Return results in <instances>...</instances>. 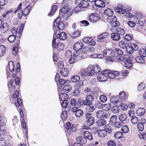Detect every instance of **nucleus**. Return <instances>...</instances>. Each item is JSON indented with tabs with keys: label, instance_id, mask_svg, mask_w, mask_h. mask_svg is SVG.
<instances>
[{
	"label": "nucleus",
	"instance_id": "obj_1",
	"mask_svg": "<svg viewBox=\"0 0 146 146\" xmlns=\"http://www.w3.org/2000/svg\"><path fill=\"white\" fill-rule=\"evenodd\" d=\"M115 9L116 12L120 14H123L127 18H131L133 17L132 14L129 12L131 10V8L130 7L124 9L123 7H119L118 6L117 7L115 8Z\"/></svg>",
	"mask_w": 146,
	"mask_h": 146
},
{
	"label": "nucleus",
	"instance_id": "obj_2",
	"mask_svg": "<svg viewBox=\"0 0 146 146\" xmlns=\"http://www.w3.org/2000/svg\"><path fill=\"white\" fill-rule=\"evenodd\" d=\"M73 12L72 9L68 8L67 7L64 5L63 7L61 9V13H62V16L63 19L66 20L68 17L72 15Z\"/></svg>",
	"mask_w": 146,
	"mask_h": 146
},
{
	"label": "nucleus",
	"instance_id": "obj_3",
	"mask_svg": "<svg viewBox=\"0 0 146 146\" xmlns=\"http://www.w3.org/2000/svg\"><path fill=\"white\" fill-rule=\"evenodd\" d=\"M75 3L76 5H79V6L76 7L74 9V12L76 13L78 12L79 9L78 11L77 10L80 9V7L85 8L88 7L89 5L88 2L86 0H76L75 1Z\"/></svg>",
	"mask_w": 146,
	"mask_h": 146
},
{
	"label": "nucleus",
	"instance_id": "obj_4",
	"mask_svg": "<svg viewBox=\"0 0 146 146\" xmlns=\"http://www.w3.org/2000/svg\"><path fill=\"white\" fill-rule=\"evenodd\" d=\"M107 21L111 24V25L113 27H116L119 26L120 24L117 21V19L116 17L111 15L107 17Z\"/></svg>",
	"mask_w": 146,
	"mask_h": 146
},
{
	"label": "nucleus",
	"instance_id": "obj_5",
	"mask_svg": "<svg viewBox=\"0 0 146 146\" xmlns=\"http://www.w3.org/2000/svg\"><path fill=\"white\" fill-rule=\"evenodd\" d=\"M96 117L98 118H104L106 119L109 117L110 114L108 111L102 110H99L96 112Z\"/></svg>",
	"mask_w": 146,
	"mask_h": 146
},
{
	"label": "nucleus",
	"instance_id": "obj_6",
	"mask_svg": "<svg viewBox=\"0 0 146 146\" xmlns=\"http://www.w3.org/2000/svg\"><path fill=\"white\" fill-rule=\"evenodd\" d=\"M90 128L86 125H84L82 127L81 130H82V131L83 132L84 137H85L86 139H87L89 140H92L93 139V136L91 133L86 130H82L84 129H88Z\"/></svg>",
	"mask_w": 146,
	"mask_h": 146
},
{
	"label": "nucleus",
	"instance_id": "obj_7",
	"mask_svg": "<svg viewBox=\"0 0 146 146\" xmlns=\"http://www.w3.org/2000/svg\"><path fill=\"white\" fill-rule=\"evenodd\" d=\"M56 38L55 36H54L52 40V46L56 48L58 50L61 51L64 48V44L61 42H59L58 43H56Z\"/></svg>",
	"mask_w": 146,
	"mask_h": 146
},
{
	"label": "nucleus",
	"instance_id": "obj_8",
	"mask_svg": "<svg viewBox=\"0 0 146 146\" xmlns=\"http://www.w3.org/2000/svg\"><path fill=\"white\" fill-rule=\"evenodd\" d=\"M103 54L104 57L110 58L114 56L115 52L111 49H106L104 50Z\"/></svg>",
	"mask_w": 146,
	"mask_h": 146
},
{
	"label": "nucleus",
	"instance_id": "obj_9",
	"mask_svg": "<svg viewBox=\"0 0 146 146\" xmlns=\"http://www.w3.org/2000/svg\"><path fill=\"white\" fill-rule=\"evenodd\" d=\"M55 36L56 38V42L60 39L61 40H65L67 37V36L66 34L64 32H62L60 34H57V32H56L54 34L53 37Z\"/></svg>",
	"mask_w": 146,
	"mask_h": 146
},
{
	"label": "nucleus",
	"instance_id": "obj_10",
	"mask_svg": "<svg viewBox=\"0 0 146 146\" xmlns=\"http://www.w3.org/2000/svg\"><path fill=\"white\" fill-rule=\"evenodd\" d=\"M138 46L135 44H132L131 45H129L126 46V51L127 53L131 54L133 53L134 50L137 49Z\"/></svg>",
	"mask_w": 146,
	"mask_h": 146
},
{
	"label": "nucleus",
	"instance_id": "obj_11",
	"mask_svg": "<svg viewBox=\"0 0 146 146\" xmlns=\"http://www.w3.org/2000/svg\"><path fill=\"white\" fill-rule=\"evenodd\" d=\"M72 111L75 113V115L77 117H80L83 115V111L76 107L72 108Z\"/></svg>",
	"mask_w": 146,
	"mask_h": 146
},
{
	"label": "nucleus",
	"instance_id": "obj_12",
	"mask_svg": "<svg viewBox=\"0 0 146 146\" xmlns=\"http://www.w3.org/2000/svg\"><path fill=\"white\" fill-rule=\"evenodd\" d=\"M100 19L99 15L95 13L91 14L89 17L90 21L94 23L98 21Z\"/></svg>",
	"mask_w": 146,
	"mask_h": 146
},
{
	"label": "nucleus",
	"instance_id": "obj_13",
	"mask_svg": "<svg viewBox=\"0 0 146 146\" xmlns=\"http://www.w3.org/2000/svg\"><path fill=\"white\" fill-rule=\"evenodd\" d=\"M83 47V43L82 42H79L76 43L74 44L73 46V49L76 51V52L77 53V51L82 49Z\"/></svg>",
	"mask_w": 146,
	"mask_h": 146
},
{
	"label": "nucleus",
	"instance_id": "obj_14",
	"mask_svg": "<svg viewBox=\"0 0 146 146\" xmlns=\"http://www.w3.org/2000/svg\"><path fill=\"white\" fill-rule=\"evenodd\" d=\"M9 25L7 23H2L1 25H0V32L2 33H5L8 30Z\"/></svg>",
	"mask_w": 146,
	"mask_h": 146
},
{
	"label": "nucleus",
	"instance_id": "obj_15",
	"mask_svg": "<svg viewBox=\"0 0 146 146\" xmlns=\"http://www.w3.org/2000/svg\"><path fill=\"white\" fill-rule=\"evenodd\" d=\"M119 72L116 71H111L110 70V72L107 75V76L111 79H114L116 76L119 75Z\"/></svg>",
	"mask_w": 146,
	"mask_h": 146
},
{
	"label": "nucleus",
	"instance_id": "obj_16",
	"mask_svg": "<svg viewBox=\"0 0 146 146\" xmlns=\"http://www.w3.org/2000/svg\"><path fill=\"white\" fill-rule=\"evenodd\" d=\"M133 64L132 61V58L130 57L127 58L125 61V65L126 68L129 69L131 68Z\"/></svg>",
	"mask_w": 146,
	"mask_h": 146
},
{
	"label": "nucleus",
	"instance_id": "obj_17",
	"mask_svg": "<svg viewBox=\"0 0 146 146\" xmlns=\"http://www.w3.org/2000/svg\"><path fill=\"white\" fill-rule=\"evenodd\" d=\"M108 78L107 75L101 74L97 76V79L100 82H104L107 80Z\"/></svg>",
	"mask_w": 146,
	"mask_h": 146
},
{
	"label": "nucleus",
	"instance_id": "obj_18",
	"mask_svg": "<svg viewBox=\"0 0 146 146\" xmlns=\"http://www.w3.org/2000/svg\"><path fill=\"white\" fill-rule=\"evenodd\" d=\"M76 141L78 143L81 144H85L87 142V140L84 137L78 136L76 138Z\"/></svg>",
	"mask_w": 146,
	"mask_h": 146
},
{
	"label": "nucleus",
	"instance_id": "obj_19",
	"mask_svg": "<svg viewBox=\"0 0 146 146\" xmlns=\"http://www.w3.org/2000/svg\"><path fill=\"white\" fill-rule=\"evenodd\" d=\"M60 73L62 76L66 77L68 75L69 72L67 68H62L60 70Z\"/></svg>",
	"mask_w": 146,
	"mask_h": 146
},
{
	"label": "nucleus",
	"instance_id": "obj_20",
	"mask_svg": "<svg viewBox=\"0 0 146 146\" xmlns=\"http://www.w3.org/2000/svg\"><path fill=\"white\" fill-rule=\"evenodd\" d=\"M145 113V110L144 108H139L136 111L137 114L139 116L143 115Z\"/></svg>",
	"mask_w": 146,
	"mask_h": 146
},
{
	"label": "nucleus",
	"instance_id": "obj_21",
	"mask_svg": "<svg viewBox=\"0 0 146 146\" xmlns=\"http://www.w3.org/2000/svg\"><path fill=\"white\" fill-rule=\"evenodd\" d=\"M24 27V25L23 24H22L19 28H17L15 27H13L11 29V32L13 35H17V29H19V31L21 30L22 31Z\"/></svg>",
	"mask_w": 146,
	"mask_h": 146
},
{
	"label": "nucleus",
	"instance_id": "obj_22",
	"mask_svg": "<svg viewBox=\"0 0 146 146\" xmlns=\"http://www.w3.org/2000/svg\"><path fill=\"white\" fill-rule=\"evenodd\" d=\"M111 38L115 41H117L119 40L121 38V36L116 32L112 33L111 35Z\"/></svg>",
	"mask_w": 146,
	"mask_h": 146
},
{
	"label": "nucleus",
	"instance_id": "obj_23",
	"mask_svg": "<svg viewBox=\"0 0 146 146\" xmlns=\"http://www.w3.org/2000/svg\"><path fill=\"white\" fill-rule=\"evenodd\" d=\"M109 34L107 33H104L100 35L98 37V38L99 41L102 42L103 39L106 38L108 35Z\"/></svg>",
	"mask_w": 146,
	"mask_h": 146
},
{
	"label": "nucleus",
	"instance_id": "obj_24",
	"mask_svg": "<svg viewBox=\"0 0 146 146\" xmlns=\"http://www.w3.org/2000/svg\"><path fill=\"white\" fill-rule=\"evenodd\" d=\"M60 77L58 74H56L55 78V80L56 82L59 81V83L60 85H62L64 84H66V82L65 80L64 79H60Z\"/></svg>",
	"mask_w": 146,
	"mask_h": 146
},
{
	"label": "nucleus",
	"instance_id": "obj_25",
	"mask_svg": "<svg viewBox=\"0 0 146 146\" xmlns=\"http://www.w3.org/2000/svg\"><path fill=\"white\" fill-rule=\"evenodd\" d=\"M92 69L95 73V75L99 73L100 71V68L99 65L97 64H95L93 66H92Z\"/></svg>",
	"mask_w": 146,
	"mask_h": 146
},
{
	"label": "nucleus",
	"instance_id": "obj_26",
	"mask_svg": "<svg viewBox=\"0 0 146 146\" xmlns=\"http://www.w3.org/2000/svg\"><path fill=\"white\" fill-rule=\"evenodd\" d=\"M94 4L100 7H103L105 6V3L100 0H96L94 2Z\"/></svg>",
	"mask_w": 146,
	"mask_h": 146
},
{
	"label": "nucleus",
	"instance_id": "obj_27",
	"mask_svg": "<svg viewBox=\"0 0 146 146\" xmlns=\"http://www.w3.org/2000/svg\"><path fill=\"white\" fill-rule=\"evenodd\" d=\"M106 123V121L104 119H100L97 121V125L99 127H102L105 125Z\"/></svg>",
	"mask_w": 146,
	"mask_h": 146
},
{
	"label": "nucleus",
	"instance_id": "obj_28",
	"mask_svg": "<svg viewBox=\"0 0 146 146\" xmlns=\"http://www.w3.org/2000/svg\"><path fill=\"white\" fill-rule=\"evenodd\" d=\"M66 23V22L64 21L59 22L58 24L57 27L59 30H62L65 28Z\"/></svg>",
	"mask_w": 146,
	"mask_h": 146
},
{
	"label": "nucleus",
	"instance_id": "obj_29",
	"mask_svg": "<svg viewBox=\"0 0 146 146\" xmlns=\"http://www.w3.org/2000/svg\"><path fill=\"white\" fill-rule=\"evenodd\" d=\"M92 69V66H89L87 68L88 76H92L93 75H95V73Z\"/></svg>",
	"mask_w": 146,
	"mask_h": 146
},
{
	"label": "nucleus",
	"instance_id": "obj_30",
	"mask_svg": "<svg viewBox=\"0 0 146 146\" xmlns=\"http://www.w3.org/2000/svg\"><path fill=\"white\" fill-rule=\"evenodd\" d=\"M106 131L104 129L100 130L98 132V135L100 137H104L107 135Z\"/></svg>",
	"mask_w": 146,
	"mask_h": 146
},
{
	"label": "nucleus",
	"instance_id": "obj_31",
	"mask_svg": "<svg viewBox=\"0 0 146 146\" xmlns=\"http://www.w3.org/2000/svg\"><path fill=\"white\" fill-rule=\"evenodd\" d=\"M115 32L119 34L120 36L123 35L125 33V31L123 29L120 27L116 28L115 29Z\"/></svg>",
	"mask_w": 146,
	"mask_h": 146
},
{
	"label": "nucleus",
	"instance_id": "obj_32",
	"mask_svg": "<svg viewBox=\"0 0 146 146\" xmlns=\"http://www.w3.org/2000/svg\"><path fill=\"white\" fill-rule=\"evenodd\" d=\"M68 98V95L65 93L61 94L59 96V99L62 101L68 100L67 99Z\"/></svg>",
	"mask_w": 146,
	"mask_h": 146
},
{
	"label": "nucleus",
	"instance_id": "obj_33",
	"mask_svg": "<svg viewBox=\"0 0 146 146\" xmlns=\"http://www.w3.org/2000/svg\"><path fill=\"white\" fill-rule=\"evenodd\" d=\"M143 57L139 55L137 56L135 58V60L137 62L140 64H143L145 60Z\"/></svg>",
	"mask_w": 146,
	"mask_h": 146
},
{
	"label": "nucleus",
	"instance_id": "obj_34",
	"mask_svg": "<svg viewBox=\"0 0 146 146\" xmlns=\"http://www.w3.org/2000/svg\"><path fill=\"white\" fill-rule=\"evenodd\" d=\"M104 13L105 15L108 17L112 15L113 14V12L111 9L108 8L104 11Z\"/></svg>",
	"mask_w": 146,
	"mask_h": 146
},
{
	"label": "nucleus",
	"instance_id": "obj_35",
	"mask_svg": "<svg viewBox=\"0 0 146 146\" xmlns=\"http://www.w3.org/2000/svg\"><path fill=\"white\" fill-rule=\"evenodd\" d=\"M127 116L125 113H122L120 114L119 117V120L121 121H126Z\"/></svg>",
	"mask_w": 146,
	"mask_h": 146
},
{
	"label": "nucleus",
	"instance_id": "obj_36",
	"mask_svg": "<svg viewBox=\"0 0 146 146\" xmlns=\"http://www.w3.org/2000/svg\"><path fill=\"white\" fill-rule=\"evenodd\" d=\"M95 121V119L93 117H91L87 120V125L89 126H91L94 124Z\"/></svg>",
	"mask_w": 146,
	"mask_h": 146
},
{
	"label": "nucleus",
	"instance_id": "obj_37",
	"mask_svg": "<svg viewBox=\"0 0 146 146\" xmlns=\"http://www.w3.org/2000/svg\"><path fill=\"white\" fill-rule=\"evenodd\" d=\"M18 46V44L17 43L14 45L12 50V53L13 55L16 56L17 54Z\"/></svg>",
	"mask_w": 146,
	"mask_h": 146
},
{
	"label": "nucleus",
	"instance_id": "obj_38",
	"mask_svg": "<svg viewBox=\"0 0 146 146\" xmlns=\"http://www.w3.org/2000/svg\"><path fill=\"white\" fill-rule=\"evenodd\" d=\"M72 89L70 84H66L64 87L63 90L64 92L67 93L70 91Z\"/></svg>",
	"mask_w": 146,
	"mask_h": 146
},
{
	"label": "nucleus",
	"instance_id": "obj_39",
	"mask_svg": "<svg viewBox=\"0 0 146 146\" xmlns=\"http://www.w3.org/2000/svg\"><path fill=\"white\" fill-rule=\"evenodd\" d=\"M80 34V33L78 30L75 31L71 34V36L73 38H75L79 36Z\"/></svg>",
	"mask_w": 146,
	"mask_h": 146
},
{
	"label": "nucleus",
	"instance_id": "obj_40",
	"mask_svg": "<svg viewBox=\"0 0 146 146\" xmlns=\"http://www.w3.org/2000/svg\"><path fill=\"white\" fill-rule=\"evenodd\" d=\"M119 96L121 100H125L127 98L125 95V93L124 91H122L120 92Z\"/></svg>",
	"mask_w": 146,
	"mask_h": 146
},
{
	"label": "nucleus",
	"instance_id": "obj_41",
	"mask_svg": "<svg viewBox=\"0 0 146 146\" xmlns=\"http://www.w3.org/2000/svg\"><path fill=\"white\" fill-rule=\"evenodd\" d=\"M9 68L11 72L14 71L15 68V65L12 61H10L8 63Z\"/></svg>",
	"mask_w": 146,
	"mask_h": 146
},
{
	"label": "nucleus",
	"instance_id": "obj_42",
	"mask_svg": "<svg viewBox=\"0 0 146 146\" xmlns=\"http://www.w3.org/2000/svg\"><path fill=\"white\" fill-rule=\"evenodd\" d=\"M139 55L143 57L146 56V51L143 48H142L140 49L139 51Z\"/></svg>",
	"mask_w": 146,
	"mask_h": 146
},
{
	"label": "nucleus",
	"instance_id": "obj_43",
	"mask_svg": "<svg viewBox=\"0 0 146 146\" xmlns=\"http://www.w3.org/2000/svg\"><path fill=\"white\" fill-rule=\"evenodd\" d=\"M117 119V117L115 115H113L110 118V123L111 124H114L116 122Z\"/></svg>",
	"mask_w": 146,
	"mask_h": 146
},
{
	"label": "nucleus",
	"instance_id": "obj_44",
	"mask_svg": "<svg viewBox=\"0 0 146 146\" xmlns=\"http://www.w3.org/2000/svg\"><path fill=\"white\" fill-rule=\"evenodd\" d=\"M5 51V48L3 45H0V57L2 56Z\"/></svg>",
	"mask_w": 146,
	"mask_h": 146
},
{
	"label": "nucleus",
	"instance_id": "obj_45",
	"mask_svg": "<svg viewBox=\"0 0 146 146\" xmlns=\"http://www.w3.org/2000/svg\"><path fill=\"white\" fill-rule=\"evenodd\" d=\"M57 8L58 7L56 5H54L52 7L51 12L48 13V15L50 16L53 15L57 10Z\"/></svg>",
	"mask_w": 146,
	"mask_h": 146
},
{
	"label": "nucleus",
	"instance_id": "obj_46",
	"mask_svg": "<svg viewBox=\"0 0 146 146\" xmlns=\"http://www.w3.org/2000/svg\"><path fill=\"white\" fill-rule=\"evenodd\" d=\"M61 20V18L60 17H57L54 21V27H53V29H54L55 28H57V26L58 25V23L60 22V21Z\"/></svg>",
	"mask_w": 146,
	"mask_h": 146
},
{
	"label": "nucleus",
	"instance_id": "obj_47",
	"mask_svg": "<svg viewBox=\"0 0 146 146\" xmlns=\"http://www.w3.org/2000/svg\"><path fill=\"white\" fill-rule=\"evenodd\" d=\"M112 112L114 113H118L119 111V108L117 106H113L111 109Z\"/></svg>",
	"mask_w": 146,
	"mask_h": 146
},
{
	"label": "nucleus",
	"instance_id": "obj_48",
	"mask_svg": "<svg viewBox=\"0 0 146 146\" xmlns=\"http://www.w3.org/2000/svg\"><path fill=\"white\" fill-rule=\"evenodd\" d=\"M123 134L121 131L116 132L114 135V137L117 139H120L123 137Z\"/></svg>",
	"mask_w": 146,
	"mask_h": 146
},
{
	"label": "nucleus",
	"instance_id": "obj_49",
	"mask_svg": "<svg viewBox=\"0 0 146 146\" xmlns=\"http://www.w3.org/2000/svg\"><path fill=\"white\" fill-rule=\"evenodd\" d=\"M80 79V77L78 76H72L71 78V81L73 82H76L79 81Z\"/></svg>",
	"mask_w": 146,
	"mask_h": 146
},
{
	"label": "nucleus",
	"instance_id": "obj_50",
	"mask_svg": "<svg viewBox=\"0 0 146 146\" xmlns=\"http://www.w3.org/2000/svg\"><path fill=\"white\" fill-rule=\"evenodd\" d=\"M31 8V6H28L25 8L23 11V15L24 17L26 16L28 14Z\"/></svg>",
	"mask_w": 146,
	"mask_h": 146
},
{
	"label": "nucleus",
	"instance_id": "obj_51",
	"mask_svg": "<svg viewBox=\"0 0 146 146\" xmlns=\"http://www.w3.org/2000/svg\"><path fill=\"white\" fill-rule=\"evenodd\" d=\"M119 47L122 49H124L126 48V46L125 42L124 41H121L119 44Z\"/></svg>",
	"mask_w": 146,
	"mask_h": 146
},
{
	"label": "nucleus",
	"instance_id": "obj_52",
	"mask_svg": "<svg viewBox=\"0 0 146 146\" xmlns=\"http://www.w3.org/2000/svg\"><path fill=\"white\" fill-rule=\"evenodd\" d=\"M99 99L100 101L102 102H105L107 100V98L106 96L104 95H101L99 97Z\"/></svg>",
	"mask_w": 146,
	"mask_h": 146
},
{
	"label": "nucleus",
	"instance_id": "obj_53",
	"mask_svg": "<svg viewBox=\"0 0 146 146\" xmlns=\"http://www.w3.org/2000/svg\"><path fill=\"white\" fill-rule=\"evenodd\" d=\"M96 108V107L95 106H93L87 107L86 108V109L88 112H92L95 110Z\"/></svg>",
	"mask_w": 146,
	"mask_h": 146
},
{
	"label": "nucleus",
	"instance_id": "obj_54",
	"mask_svg": "<svg viewBox=\"0 0 146 146\" xmlns=\"http://www.w3.org/2000/svg\"><path fill=\"white\" fill-rule=\"evenodd\" d=\"M80 75L82 76H88L87 70L86 69H83L80 71Z\"/></svg>",
	"mask_w": 146,
	"mask_h": 146
},
{
	"label": "nucleus",
	"instance_id": "obj_55",
	"mask_svg": "<svg viewBox=\"0 0 146 146\" xmlns=\"http://www.w3.org/2000/svg\"><path fill=\"white\" fill-rule=\"evenodd\" d=\"M145 85L144 84L141 82L137 86V89L139 91L143 90L145 88Z\"/></svg>",
	"mask_w": 146,
	"mask_h": 146
},
{
	"label": "nucleus",
	"instance_id": "obj_56",
	"mask_svg": "<svg viewBox=\"0 0 146 146\" xmlns=\"http://www.w3.org/2000/svg\"><path fill=\"white\" fill-rule=\"evenodd\" d=\"M16 36L15 35H11L8 37L7 39L10 42H12L15 40Z\"/></svg>",
	"mask_w": 146,
	"mask_h": 146
},
{
	"label": "nucleus",
	"instance_id": "obj_57",
	"mask_svg": "<svg viewBox=\"0 0 146 146\" xmlns=\"http://www.w3.org/2000/svg\"><path fill=\"white\" fill-rule=\"evenodd\" d=\"M84 85L83 81L80 80L76 84L75 86V88L79 89L81 87H82Z\"/></svg>",
	"mask_w": 146,
	"mask_h": 146
},
{
	"label": "nucleus",
	"instance_id": "obj_58",
	"mask_svg": "<svg viewBox=\"0 0 146 146\" xmlns=\"http://www.w3.org/2000/svg\"><path fill=\"white\" fill-rule=\"evenodd\" d=\"M6 122V118L3 117H1L0 118V124L1 126H3L5 125Z\"/></svg>",
	"mask_w": 146,
	"mask_h": 146
},
{
	"label": "nucleus",
	"instance_id": "obj_59",
	"mask_svg": "<svg viewBox=\"0 0 146 146\" xmlns=\"http://www.w3.org/2000/svg\"><path fill=\"white\" fill-rule=\"evenodd\" d=\"M111 107V104L108 103L107 104H105L103 106V109L105 111H109L110 110V108Z\"/></svg>",
	"mask_w": 146,
	"mask_h": 146
},
{
	"label": "nucleus",
	"instance_id": "obj_60",
	"mask_svg": "<svg viewBox=\"0 0 146 146\" xmlns=\"http://www.w3.org/2000/svg\"><path fill=\"white\" fill-rule=\"evenodd\" d=\"M105 130L106 131V133L108 132V133H110L112 132V129L109 125H106L105 126Z\"/></svg>",
	"mask_w": 146,
	"mask_h": 146
},
{
	"label": "nucleus",
	"instance_id": "obj_61",
	"mask_svg": "<svg viewBox=\"0 0 146 146\" xmlns=\"http://www.w3.org/2000/svg\"><path fill=\"white\" fill-rule=\"evenodd\" d=\"M115 50L116 53L119 56H122L123 54V52L119 48H115Z\"/></svg>",
	"mask_w": 146,
	"mask_h": 146
},
{
	"label": "nucleus",
	"instance_id": "obj_62",
	"mask_svg": "<svg viewBox=\"0 0 146 146\" xmlns=\"http://www.w3.org/2000/svg\"><path fill=\"white\" fill-rule=\"evenodd\" d=\"M15 104L17 107L21 106H22V102L20 98H18L15 101Z\"/></svg>",
	"mask_w": 146,
	"mask_h": 146
},
{
	"label": "nucleus",
	"instance_id": "obj_63",
	"mask_svg": "<svg viewBox=\"0 0 146 146\" xmlns=\"http://www.w3.org/2000/svg\"><path fill=\"white\" fill-rule=\"evenodd\" d=\"M116 98L117 97L115 96H111L110 97V102L114 104L117 103L118 101L116 100Z\"/></svg>",
	"mask_w": 146,
	"mask_h": 146
},
{
	"label": "nucleus",
	"instance_id": "obj_64",
	"mask_svg": "<svg viewBox=\"0 0 146 146\" xmlns=\"http://www.w3.org/2000/svg\"><path fill=\"white\" fill-rule=\"evenodd\" d=\"M107 144L108 146H116L115 141L110 140L108 142Z\"/></svg>",
	"mask_w": 146,
	"mask_h": 146
}]
</instances>
